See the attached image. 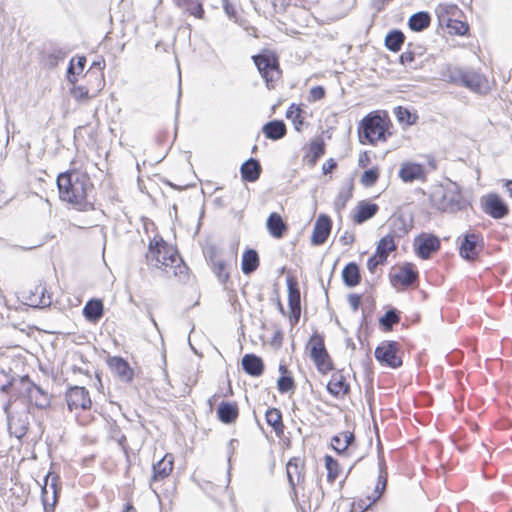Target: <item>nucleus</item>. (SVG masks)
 Wrapping results in <instances>:
<instances>
[{
  "mask_svg": "<svg viewBox=\"0 0 512 512\" xmlns=\"http://www.w3.org/2000/svg\"><path fill=\"white\" fill-rule=\"evenodd\" d=\"M333 222L327 214H320L314 223L310 242L313 246L323 245L329 238Z\"/></svg>",
  "mask_w": 512,
  "mask_h": 512,
  "instance_id": "nucleus-22",
  "label": "nucleus"
},
{
  "mask_svg": "<svg viewBox=\"0 0 512 512\" xmlns=\"http://www.w3.org/2000/svg\"><path fill=\"white\" fill-rule=\"evenodd\" d=\"M431 17L427 12H418L413 14L408 21L409 28L412 31H422L430 26Z\"/></svg>",
  "mask_w": 512,
  "mask_h": 512,
  "instance_id": "nucleus-46",
  "label": "nucleus"
},
{
  "mask_svg": "<svg viewBox=\"0 0 512 512\" xmlns=\"http://www.w3.org/2000/svg\"><path fill=\"white\" fill-rule=\"evenodd\" d=\"M324 466L327 471V482L333 484L343 473V466L331 455L324 456Z\"/></svg>",
  "mask_w": 512,
  "mask_h": 512,
  "instance_id": "nucleus-40",
  "label": "nucleus"
},
{
  "mask_svg": "<svg viewBox=\"0 0 512 512\" xmlns=\"http://www.w3.org/2000/svg\"><path fill=\"white\" fill-rule=\"evenodd\" d=\"M145 262L149 268L159 270L165 275H172L180 282L189 279V268L178 249L160 235H155L149 240Z\"/></svg>",
  "mask_w": 512,
  "mask_h": 512,
  "instance_id": "nucleus-2",
  "label": "nucleus"
},
{
  "mask_svg": "<svg viewBox=\"0 0 512 512\" xmlns=\"http://www.w3.org/2000/svg\"><path fill=\"white\" fill-rule=\"evenodd\" d=\"M104 313V306L103 302L100 299H91L89 300L84 308H83V315L84 317L93 323L98 322Z\"/></svg>",
  "mask_w": 512,
  "mask_h": 512,
  "instance_id": "nucleus-36",
  "label": "nucleus"
},
{
  "mask_svg": "<svg viewBox=\"0 0 512 512\" xmlns=\"http://www.w3.org/2000/svg\"><path fill=\"white\" fill-rule=\"evenodd\" d=\"M30 386V379L28 376H23L19 379H15L14 382L11 384V387L4 391V393L7 394L8 400L5 405H10V409H12V405L23 399L26 398L27 391L29 390Z\"/></svg>",
  "mask_w": 512,
  "mask_h": 512,
  "instance_id": "nucleus-28",
  "label": "nucleus"
},
{
  "mask_svg": "<svg viewBox=\"0 0 512 512\" xmlns=\"http://www.w3.org/2000/svg\"><path fill=\"white\" fill-rule=\"evenodd\" d=\"M175 456L173 453H166L159 461L152 465V474L149 480L150 487H157L169 478L174 470Z\"/></svg>",
  "mask_w": 512,
  "mask_h": 512,
  "instance_id": "nucleus-17",
  "label": "nucleus"
},
{
  "mask_svg": "<svg viewBox=\"0 0 512 512\" xmlns=\"http://www.w3.org/2000/svg\"><path fill=\"white\" fill-rule=\"evenodd\" d=\"M265 421L267 425L271 427L278 439H282L284 437L286 426L280 409L276 407H269L265 412Z\"/></svg>",
  "mask_w": 512,
  "mask_h": 512,
  "instance_id": "nucleus-30",
  "label": "nucleus"
},
{
  "mask_svg": "<svg viewBox=\"0 0 512 512\" xmlns=\"http://www.w3.org/2000/svg\"><path fill=\"white\" fill-rule=\"evenodd\" d=\"M241 364L245 373L252 377H260L265 370L262 358L252 353L245 354L242 357Z\"/></svg>",
  "mask_w": 512,
  "mask_h": 512,
  "instance_id": "nucleus-31",
  "label": "nucleus"
},
{
  "mask_svg": "<svg viewBox=\"0 0 512 512\" xmlns=\"http://www.w3.org/2000/svg\"><path fill=\"white\" fill-rule=\"evenodd\" d=\"M286 475L291 488V499L294 503H299L298 487L302 486L306 478V458L305 456H294L286 464Z\"/></svg>",
  "mask_w": 512,
  "mask_h": 512,
  "instance_id": "nucleus-9",
  "label": "nucleus"
},
{
  "mask_svg": "<svg viewBox=\"0 0 512 512\" xmlns=\"http://www.w3.org/2000/svg\"><path fill=\"white\" fill-rule=\"evenodd\" d=\"M387 485V474H380L376 486L371 494L360 497L353 502V510L355 512H366L369 510L383 495Z\"/></svg>",
  "mask_w": 512,
  "mask_h": 512,
  "instance_id": "nucleus-20",
  "label": "nucleus"
},
{
  "mask_svg": "<svg viewBox=\"0 0 512 512\" xmlns=\"http://www.w3.org/2000/svg\"><path fill=\"white\" fill-rule=\"evenodd\" d=\"M484 237L478 231H468L463 234L459 245V255L469 261L475 262L479 259L484 249Z\"/></svg>",
  "mask_w": 512,
  "mask_h": 512,
  "instance_id": "nucleus-12",
  "label": "nucleus"
},
{
  "mask_svg": "<svg viewBox=\"0 0 512 512\" xmlns=\"http://www.w3.org/2000/svg\"><path fill=\"white\" fill-rule=\"evenodd\" d=\"M42 498H43L45 510L47 512H49V510L53 511L55 503H56V491H54V493H53V502L51 504L48 503L46 487H44L42 490Z\"/></svg>",
  "mask_w": 512,
  "mask_h": 512,
  "instance_id": "nucleus-61",
  "label": "nucleus"
},
{
  "mask_svg": "<svg viewBox=\"0 0 512 512\" xmlns=\"http://www.w3.org/2000/svg\"><path fill=\"white\" fill-rule=\"evenodd\" d=\"M417 49L420 50L421 47H414L412 43H409L406 50L400 55L399 62L406 67L415 68L412 64L415 62L416 56L422 55L421 52L416 51Z\"/></svg>",
  "mask_w": 512,
  "mask_h": 512,
  "instance_id": "nucleus-51",
  "label": "nucleus"
},
{
  "mask_svg": "<svg viewBox=\"0 0 512 512\" xmlns=\"http://www.w3.org/2000/svg\"><path fill=\"white\" fill-rule=\"evenodd\" d=\"M396 249L397 245L395 243L393 235L387 234L377 242L375 252L387 260L389 254L394 252Z\"/></svg>",
  "mask_w": 512,
  "mask_h": 512,
  "instance_id": "nucleus-45",
  "label": "nucleus"
},
{
  "mask_svg": "<svg viewBox=\"0 0 512 512\" xmlns=\"http://www.w3.org/2000/svg\"><path fill=\"white\" fill-rule=\"evenodd\" d=\"M353 191L354 188L352 184H350L346 189L339 191L334 200V208L337 211H341L346 207L347 203L353 197Z\"/></svg>",
  "mask_w": 512,
  "mask_h": 512,
  "instance_id": "nucleus-53",
  "label": "nucleus"
},
{
  "mask_svg": "<svg viewBox=\"0 0 512 512\" xmlns=\"http://www.w3.org/2000/svg\"><path fill=\"white\" fill-rule=\"evenodd\" d=\"M305 353L320 374L327 375L335 369L334 360L326 347L324 334L314 331L305 344Z\"/></svg>",
  "mask_w": 512,
  "mask_h": 512,
  "instance_id": "nucleus-7",
  "label": "nucleus"
},
{
  "mask_svg": "<svg viewBox=\"0 0 512 512\" xmlns=\"http://www.w3.org/2000/svg\"><path fill=\"white\" fill-rule=\"evenodd\" d=\"M326 96V90L323 86H315L310 89L309 101L315 102L322 100Z\"/></svg>",
  "mask_w": 512,
  "mask_h": 512,
  "instance_id": "nucleus-56",
  "label": "nucleus"
},
{
  "mask_svg": "<svg viewBox=\"0 0 512 512\" xmlns=\"http://www.w3.org/2000/svg\"><path fill=\"white\" fill-rule=\"evenodd\" d=\"M209 263L213 273L220 283L223 285L230 283V271L228 263L217 251H211L209 256Z\"/></svg>",
  "mask_w": 512,
  "mask_h": 512,
  "instance_id": "nucleus-26",
  "label": "nucleus"
},
{
  "mask_svg": "<svg viewBox=\"0 0 512 512\" xmlns=\"http://www.w3.org/2000/svg\"><path fill=\"white\" fill-rule=\"evenodd\" d=\"M282 375L277 380V389L281 394H285L288 392H294L296 389V383L291 376L290 371L286 366L280 365L279 367Z\"/></svg>",
  "mask_w": 512,
  "mask_h": 512,
  "instance_id": "nucleus-43",
  "label": "nucleus"
},
{
  "mask_svg": "<svg viewBox=\"0 0 512 512\" xmlns=\"http://www.w3.org/2000/svg\"><path fill=\"white\" fill-rule=\"evenodd\" d=\"M413 248L419 258L427 260L440 250L441 241L438 236L423 232L414 238Z\"/></svg>",
  "mask_w": 512,
  "mask_h": 512,
  "instance_id": "nucleus-16",
  "label": "nucleus"
},
{
  "mask_svg": "<svg viewBox=\"0 0 512 512\" xmlns=\"http://www.w3.org/2000/svg\"><path fill=\"white\" fill-rule=\"evenodd\" d=\"M108 368L119 379L126 383H130L134 379V370L124 358L120 356H111L106 360Z\"/></svg>",
  "mask_w": 512,
  "mask_h": 512,
  "instance_id": "nucleus-24",
  "label": "nucleus"
},
{
  "mask_svg": "<svg viewBox=\"0 0 512 512\" xmlns=\"http://www.w3.org/2000/svg\"><path fill=\"white\" fill-rule=\"evenodd\" d=\"M379 210L380 207L377 203L373 202L371 199H363L358 201L353 208L350 214V219L353 224L362 225L374 218L378 214Z\"/></svg>",
  "mask_w": 512,
  "mask_h": 512,
  "instance_id": "nucleus-21",
  "label": "nucleus"
},
{
  "mask_svg": "<svg viewBox=\"0 0 512 512\" xmlns=\"http://www.w3.org/2000/svg\"><path fill=\"white\" fill-rule=\"evenodd\" d=\"M175 135L165 129H158L154 132L151 140L144 148V154L149 161L158 163L162 161L168 154Z\"/></svg>",
  "mask_w": 512,
  "mask_h": 512,
  "instance_id": "nucleus-8",
  "label": "nucleus"
},
{
  "mask_svg": "<svg viewBox=\"0 0 512 512\" xmlns=\"http://www.w3.org/2000/svg\"><path fill=\"white\" fill-rule=\"evenodd\" d=\"M326 153V145L323 138L318 137L310 141L308 145L307 152L304 156V160L306 163L313 167L318 162L319 158H321Z\"/></svg>",
  "mask_w": 512,
  "mask_h": 512,
  "instance_id": "nucleus-32",
  "label": "nucleus"
},
{
  "mask_svg": "<svg viewBox=\"0 0 512 512\" xmlns=\"http://www.w3.org/2000/svg\"><path fill=\"white\" fill-rule=\"evenodd\" d=\"M95 461V455H89L87 457H84L82 460H81V465L83 467H89L91 466Z\"/></svg>",
  "mask_w": 512,
  "mask_h": 512,
  "instance_id": "nucleus-63",
  "label": "nucleus"
},
{
  "mask_svg": "<svg viewBox=\"0 0 512 512\" xmlns=\"http://www.w3.org/2000/svg\"><path fill=\"white\" fill-rule=\"evenodd\" d=\"M405 42V35L400 30L390 31L385 37V46L391 52L401 50Z\"/></svg>",
  "mask_w": 512,
  "mask_h": 512,
  "instance_id": "nucleus-47",
  "label": "nucleus"
},
{
  "mask_svg": "<svg viewBox=\"0 0 512 512\" xmlns=\"http://www.w3.org/2000/svg\"><path fill=\"white\" fill-rule=\"evenodd\" d=\"M65 401L80 426L88 427L96 421V410L93 409L90 392L85 387H69L65 392Z\"/></svg>",
  "mask_w": 512,
  "mask_h": 512,
  "instance_id": "nucleus-5",
  "label": "nucleus"
},
{
  "mask_svg": "<svg viewBox=\"0 0 512 512\" xmlns=\"http://www.w3.org/2000/svg\"><path fill=\"white\" fill-rule=\"evenodd\" d=\"M4 412L7 416L8 427L11 434L15 435L17 438L23 437L29 429L28 417L26 415L24 417L16 416L12 409H10V405H4Z\"/></svg>",
  "mask_w": 512,
  "mask_h": 512,
  "instance_id": "nucleus-27",
  "label": "nucleus"
},
{
  "mask_svg": "<svg viewBox=\"0 0 512 512\" xmlns=\"http://www.w3.org/2000/svg\"><path fill=\"white\" fill-rule=\"evenodd\" d=\"M391 235L393 237H402L406 235L412 228V222L408 221L404 214L394 213L390 219Z\"/></svg>",
  "mask_w": 512,
  "mask_h": 512,
  "instance_id": "nucleus-34",
  "label": "nucleus"
},
{
  "mask_svg": "<svg viewBox=\"0 0 512 512\" xmlns=\"http://www.w3.org/2000/svg\"><path fill=\"white\" fill-rule=\"evenodd\" d=\"M26 398L30 405L38 408L45 409L50 405V399L47 393H45L39 386L35 385L30 381L29 390L27 391Z\"/></svg>",
  "mask_w": 512,
  "mask_h": 512,
  "instance_id": "nucleus-33",
  "label": "nucleus"
},
{
  "mask_svg": "<svg viewBox=\"0 0 512 512\" xmlns=\"http://www.w3.org/2000/svg\"><path fill=\"white\" fill-rule=\"evenodd\" d=\"M328 392L335 398L343 399L350 392V385L341 372L333 373L327 383Z\"/></svg>",
  "mask_w": 512,
  "mask_h": 512,
  "instance_id": "nucleus-29",
  "label": "nucleus"
},
{
  "mask_svg": "<svg viewBox=\"0 0 512 512\" xmlns=\"http://www.w3.org/2000/svg\"><path fill=\"white\" fill-rule=\"evenodd\" d=\"M262 167L258 160L250 158L240 168L241 177L246 182H255L259 179Z\"/></svg>",
  "mask_w": 512,
  "mask_h": 512,
  "instance_id": "nucleus-35",
  "label": "nucleus"
},
{
  "mask_svg": "<svg viewBox=\"0 0 512 512\" xmlns=\"http://www.w3.org/2000/svg\"><path fill=\"white\" fill-rule=\"evenodd\" d=\"M252 61L264 80L266 88L269 90L275 89L283 76L278 54L266 48L259 54L253 55Z\"/></svg>",
  "mask_w": 512,
  "mask_h": 512,
  "instance_id": "nucleus-6",
  "label": "nucleus"
},
{
  "mask_svg": "<svg viewBox=\"0 0 512 512\" xmlns=\"http://www.w3.org/2000/svg\"><path fill=\"white\" fill-rule=\"evenodd\" d=\"M398 176L405 183H411L414 181L426 182L427 171L422 164L407 161L402 163Z\"/></svg>",
  "mask_w": 512,
  "mask_h": 512,
  "instance_id": "nucleus-23",
  "label": "nucleus"
},
{
  "mask_svg": "<svg viewBox=\"0 0 512 512\" xmlns=\"http://www.w3.org/2000/svg\"><path fill=\"white\" fill-rule=\"evenodd\" d=\"M342 279L348 287L357 286L361 281L359 266L354 263H348L342 270Z\"/></svg>",
  "mask_w": 512,
  "mask_h": 512,
  "instance_id": "nucleus-44",
  "label": "nucleus"
},
{
  "mask_svg": "<svg viewBox=\"0 0 512 512\" xmlns=\"http://www.w3.org/2000/svg\"><path fill=\"white\" fill-rule=\"evenodd\" d=\"M386 262V259L375 252L367 261V269L371 274H375L378 266L384 265Z\"/></svg>",
  "mask_w": 512,
  "mask_h": 512,
  "instance_id": "nucleus-55",
  "label": "nucleus"
},
{
  "mask_svg": "<svg viewBox=\"0 0 512 512\" xmlns=\"http://www.w3.org/2000/svg\"><path fill=\"white\" fill-rule=\"evenodd\" d=\"M454 30L456 34L463 35L468 31V25L462 21L453 19L452 26L448 27Z\"/></svg>",
  "mask_w": 512,
  "mask_h": 512,
  "instance_id": "nucleus-58",
  "label": "nucleus"
},
{
  "mask_svg": "<svg viewBox=\"0 0 512 512\" xmlns=\"http://www.w3.org/2000/svg\"><path fill=\"white\" fill-rule=\"evenodd\" d=\"M482 210L494 219H502L509 214V206L498 193H488L481 198Z\"/></svg>",
  "mask_w": 512,
  "mask_h": 512,
  "instance_id": "nucleus-18",
  "label": "nucleus"
},
{
  "mask_svg": "<svg viewBox=\"0 0 512 512\" xmlns=\"http://www.w3.org/2000/svg\"><path fill=\"white\" fill-rule=\"evenodd\" d=\"M266 229L275 240H281L289 232V224L278 212H271L266 219Z\"/></svg>",
  "mask_w": 512,
  "mask_h": 512,
  "instance_id": "nucleus-25",
  "label": "nucleus"
},
{
  "mask_svg": "<svg viewBox=\"0 0 512 512\" xmlns=\"http://www.w3.org/2000/svg\"><path fill=\"white\" fill-rule=\"evenodd\" d=\"M59 200L78 212L95 210V185L86 164L79 158L71 160L69 168L56 178Z\"/></svg>",
  "mask_w": 512,
  "mask_h": 512,
  "instance_id": "nucleus-1",
  "label": "nucleus"
},
{
  "mask_svg": "<svg viewBox=\"0 0 512 512\" xmlns=\"http://www.w3.org/2000/svg\"><path fill=\"white\" fill-rule=\"evenodd\" d=\"M338 164L335 159L329 158L327 159L323 165H322V172L324 175L332 173L336 168Z\"/></svg>",
  "mask_w": 512,
  "mask_h": 512,
  "instance_id": "nucleus-59",
  "label": "nucleus"
},
{
  "mask_svg": "<svg viewBox=\"0 0 512 512\" xmlns=\"http://www.w3.org/2000/svg\"><path fill=\"white\" fill-rule=\"evenodd\" d=\"M394 135V125L386 110H374L362 118L358 125V138L363 145L376 146Z\"/></svg>",
  "mask_w": 512,
  "mask_h": 512,
  "instance_id": "nucleus-4",
  "label": "nucleus"
},
{
  "mask_svg": "<svg viewBox=\"0 0 512 512\" xmlns=\"http://www.w3.org/2000/svg\"><path fill=\"white\" fill-rule=\"evenodd\" d=\"M400 322V316L395 309L388 310L380 319L379 325L385 332L392 331L393 327Z\"/></svg>",
  "mask_w": 512,
  "mask_h": 512,
  "instance_id": "nucleus-50",
  "label": "nucleus"
},
{
  "mask_svg": "<svg viewBox=\"0 0 512 512\" xmlns=\"http://www.w3.org/2000/svg\"><path fill=\"white\" fill-rule=\"evenodd\" d=\"M104 68L105 60L101 59L93 62L82 76H67L70 94L77 102L87 103L101 93L106 84Z\"/></svg>",
  "mask_w": 512,
  "mask_h": 512,
  "instance_id": "nucleus-3",
  "label": "nucleus"
},
{
  "mask_svg": "<svg viewBox=\"0 0 512 512\" xmlns=\"http://www.w3.org/2000/svg\"><path fill=\"white\" fill-rule=\"evenodd\" d=\"M260 265V259L255 249H246L242 254L241 269L246 275L256 271Z\"/></svg>",
  "mask_w": 512,
  "mask_h": 512,
  "instance_id": "nucleus-37",
  "label": "nucleus"
},
{
  "mask_svg": "<svg viewBox=\"0 0 512 512\" xmlns=\"http://www.w3.org/2000/svg\"><path fill=\"white\" fill-rule=\"evenodd\" d=\"M286 118L290 120L296 131L301 132L305 124V112L300 105L292 103L287 111Z\"/></svg>",
  "mask_w": 512,
  "mask_h": 512,
  "instance_id": "nucleus-41",
  "label": "nucleus"
},
{
  "mask_svg": "<svg viewBox=\"0 0 512 512\" xmlns=\"http://www.w3.org/2000/svg\"><path fill=\"white\" fill-rule=\"evenodd\" d=\"M86 65V58L84 56H76L70 60L67 76H77L83 72Z\"/></svg>",
  "mask_w": 512,
  "mask_h": 512,
  "instance_id": "nucleus-54",
  "label": "nucleus"
},
{
  "mask_svg": "<svg viewBox=\"0 0 512 512\" xmlns=\"http://www.w3.org/2000/svg\"><path fill=\"white\" fill-rule=\"evenodd\" d=\"M380 174V168L378 166H373L363 172L360 177V183L364 187H372L379 180Z\"/></svg>",
  "mask_w": 512,
  "mask_h": 512,
  "instance_id": "nucleus-52",
  "label": "nucleus"
},
{
  "mask_svg": "<svg viewBox=\"0 0 512 512\" xmlns=\"http://www.w3.org/2000/svg\"><path fill=\"white\" fill-rule=\"evenodd\" d=\"M435 205L442 212L460 211L464 207L463 195L456 188H443L436 194Z\"/></svg>",
  "mask_w": 512,
  "mask_h": 512,
  "instance_id": "nucleus-14",
  "label": "nucleus"
},
{
  "mask_svg": "<svg viewBox=\"0 0 512 512\" xmlns=\"http://www.w3.org/2000/svg\"><path fill=\"white\" fill-rule=\"evenodd\" d=\"M458 11V6L455 4H439L436 7L435 13L441 25L451 27L453 22L452 17L455 16Z\"/></svg>",
  "mask_w": 512,
  "mask_h": 512,
  "instance_id": "nucleus-39",
  "label": "nucleus"
},
{
  "mask_svg": "<svg viewBox=\"0 0 512 512\" xmlns=\"http://www.w3.org/2000/svg\"><path fill=\"white\" fill-rule=\"evenodd\" d=\"M288 291V319L292 327L296 326L301 317V294L298 281L290 276L286 280Z\"/></svg>",
  "mask_w": 512,
  "mask_h": 512,
  "instance_id": "nucleus-15",
  "label": "nucleus"
},
{
  "mask_svg": "<svg viewBox=\"0 0 512 512\" xmlns=\"http://www.w3.org/2000/svg\"><path fill=\"white\" fill-rule=\"evenodd\" d=\"M504 187L506 188V191H507L508 195L512 199V180H506L504 182Z\"/></svg>",
  "mask_w": 512,
  "mask_h": 512,
  "instance_id": "nucleus-64",
  "label": "nucleus"
},
{
  "mask_svg": "<svg viewBox=\"0 0 512 512\" xmlns=\"http://www.w3.org/2000/svg\"><path fill=\"white\" fill-rule=\"evenodd\" d=\"M15 378H13L9 373L5 372L4 370L0 369V391L4 392L9 387H11V384L14 382Z\"/></svg>",
  "mask_w": 512,
  "mask_h": 512,
  "instance_id": "nucleus-57",
  "label": "nucleus"
},
{
  "mask_svg": "<svg viewBox=\"0 0 512 512\" xmlns=\"http://www.w3.org/2000/svg\"><path fill=\"white\" fill-rule=\"evenodd\" d=\"M374 356L382 366L396 369L403 364L400 354V344L397 341L381 342L375 348Z\"/></svg>",
  "mask_w": 512,
  "mask_h": 512,
  "instance_id": "nucleus-13",
  "label": "nucleus"
},
{
  "mask_svg": "<svg viewBox=\"0 0 512 512\" xmlns=\"http://www.w3.org/2000/svg\"><path fill=\"white\" fill-rule=\"evenodd\" d=\"M176 6L184 9L189 15L203 19L205 11L203 8L204 0H174Z\"/></svg>",
  "mask_w": 512,
  "mask_h": 512,
  "instance_id": "nucleus-38",
  "label": "nucleus"
},
{
  "mask_svg": "<svg viewBox=\"0 0 512 512\" xmlns=\"http://www.w3.org/2000/svg\"><path fill=\"white\" fill-rule=\"evenodd\" d=\"M371 161H372V159H371L370 153L367 151H364L359 154L358 166L361 168H366L371 164Z\"/></svg>",
  "mask_w": 512,
  "mask_h": 512,
  "instance_id": "nucleus-60",
  "label": "nucleus"
},
{
  "mask_svg": "<svg viewBox=\"0 0 512 512\" xmlns=\"http://www.w3.org/2000/svg\"><path fill=\"white\" fill-rule=\"evenodd\" d=\"M286 125L281 120H274L263 126V133L268 139L279 140L286 135Z\"/></svg>",
  "mask_w": 512,
  "mask_h": 512,
  "instance_id": "nucleus-42",
  "label": "nucleus"
},
{
  "mask_svg": "<svg viewBox=\"0 0 512 512\" xmlns=\"http://www.w3.org/2000/svg\"><path fill=\"white\" fill-rule=\"evenodd\" d=\"M349 301L353 309L357 310L361 302V297L359 295H351Z\"/></svg>",
  "mask_w": 512,
  "mask_h": 512,
  "instance_id": "nucleus-62",
  "label": "nucleus"
},
{
  "mask_svg": "<svg viewBox=\"0 0 512 512\" xmlns=\"http://www.w3.org/2000/svg\"><path fill=\"white\" fill-rule=\"evenodd\" d=\"M461 81L464 86L474 91H480L484 85V78L475 72H466L461 76Z\"/></svg>",
  "mask_w": 512,
  "mask_h": 512,
  "instance_id": "nucleus-48",
  "label": "nucleus"
},
{
  "mask_svg": "<svg viewBox=\"0 0 512 512\" xmlns=\"http://www.w3.org/2000/svg\"><path fill=\"white\" fill-rule=\"evenodd\" d=\"M331 448L340 456H349L356 447L355 428L349 427L331 438Z\"/></svg>",
  "mask_w": 512,
  "mask_h": 512,
  "instance_id": "nucleus-19",
  "label": "nucleus"
},
{
  "mask_svg": "<svg viewBox=\"0 0 512 512\" xmlns=\"http://www.w3.org/2000/svg\"><path fill=\"white\" fill-rule=\"evenodd\" d=\"M394 114L398 122L402 125L412 126L417 123L418 115L412 113L409 109L403 106H398L394 109Z\"/></svg>",
  "mask_w": 512,
  "mask_h": 512,
  "instance_id": "nucleus-49",
  "label": "nucleus"
},
{
  "mask_svg": "<svg viewBox=\"0 0 512 512\" xmlns=\"http://www.w3.org/2000/svg\"><path fill=\"white\" fill-rule=\"evenodd\" d=\"M219 398L220 395L218 393L213 394L208 399L209 407L212 409L217 405L216 416L221 423L225 425L235 424L240 416V407L238 402L235 400H222L218 402Z\"/></svg>",
  "mask_w": 512,
  "mask_h": 512,
  "instance_id": "nucleus-11",
  "label": "nucleus"
},
{
  "mask_svg": "<svg viewBox=\"0 0 512 512\" xmlns=\"http://www.w3.org/2000/svg\"><path fill=\"white\" fill-rule=\"evenodd\" d=\"M391 285L398 291L406 290L419 281V272L415 264L406 262L402 265H396L389 274Z\"/></svg>",
  "mask_w": 512,
  "mask_h": 512,
  "instance_id": "nucleus-10",
  "label": "nucleus"
}]
</instances>
